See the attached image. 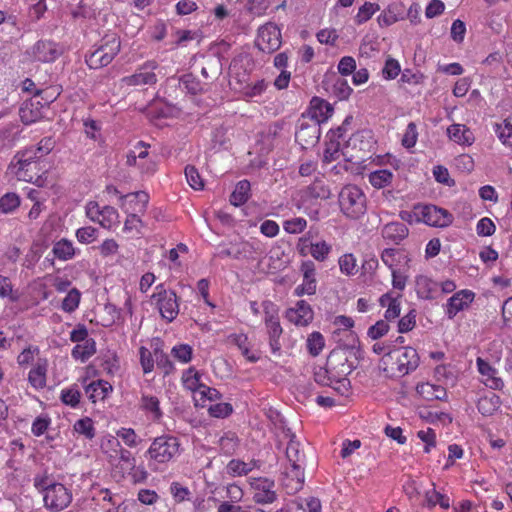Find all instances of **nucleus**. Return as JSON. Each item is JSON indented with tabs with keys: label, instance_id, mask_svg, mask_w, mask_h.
<instances>
[{
	"label": "nucleus",
	"instance_id": "f257e3e1",
	"mask_svg": "<svg viewBox=\"0 0 512 512\" xmlns=\"http://www.w3.org/2000/svg\"><path fill=\"white\" fill-rule=\"evenodd\" d=\"M353 370L348 358L342 351L333 350L327 358L325 367H318L314 372V380L322 386H332L334 383L345 387L346 378Z\"/></svg>",
	"mask_w": 512,
	"mask_h": 512
},
{
	"label": "nucleus",
	"instance_id": "f03ea898",
	"mask_svg": "<svg viewBox=\"0 0 512 512\" xmlns=\"http://www.w3.org/2000/svg\"><path fill=\"white\" fill-rule=\"evenodd\" d=\"M419 355L412 347L389 350L381 359L386 375L400 377L409 374L419 366Z\"/></svg>",
	"mask_w": 512,
	"mask_h": 512
},
{
	"label": "nucleus",
	"instance_id": "7ed1b4c3",
	"mask_svg": "<svg viewBox=\"0 0 512 512\" xmlns=\"http://www.w3.org/2000/svg\"><path fill=\"white\" fill-rule=\"evenodd\" d=\"M121 42L117 35H105L95 50L85 57V62L90 69H100L109 65L120 52Z\"/></svg>",
	"mask_w": 512,
	"mask_h": 512
},
{
	"label": "nucleus",
	"instance_id": "20e7f679",
	"mask_svg": "<svg viewBox=\"0 0 512 512\" xmlns=\"http://www.w3.org/2000/svg\"><path fill=\"white\" fill-rule=\"evenodd\" d=\"M341 211L351 219H358L365 214L366 196L356 185H346L339 193Z\"/></svg>",
	"mask_w": 512,
	"mask_h": 512
},
{
	"label": "nucleus",
	"instance_id": "39448f33",
	"mask_svg": "<svg viewBox=\"0 0 512 512\" xmlns=\"http://www.w3.org/2000/svg\"><path fill=\"white\" fill-rule=\"evenodd\" d=\"M179 442L176 437L162 435L151 443L145 456L154 463L164 464L169 462L179 451Z\"/></svg>",
	"mask_w": 512,
	"mask_h": 512
},
{
	"label": "nucleus",
	"instance_id": "423d86ee",
	"mask_svg": "<svg viewBox=\"0 0 512 512\" xmlns=\"http://www.w3.org/2000/svg\"><path fill=\"white\" fill-rule=\"evenodd\" d=\"M156 291L152 295V299L156 301L161 316L168 322H172L179 313L176 293L172 290H166L163 284L157 285Z\"/></svg>",
	"mask_w": 512,
	"mask_h": 512
},
{
	"label": "nucleus",
	"instance_id": "0eeeda50",
	"mask_svg": "<svg viewBox=\"0 0 512 512\" xmlns=\"http://www.w3.org/2000/svg\"><path fill=\"white\" fill-rule=\"evenodd\" d=\"M256 47L265 53H273L281 46L280 29L273 23L269 22L258 29Z\"/></svg>",
	"mask_w": 512,
	"mask_h": 512
},
{
	"label": "nucleus",
	"instance_id": "6e6552de",
	"mask_svg": "<svg viewBox=\"0 0 512 512\" xmlns=\"http://www.w3.org/2000/svg\"><path fill=\"white\" fill-rule=\"evenodd\" d=\"M44 505L46 508L58 512L65 509L72 501L71 492L61 483L50 486L44 494Z\"/></svg>",
	"mask_w": 512,
	"mask_h": 512
},
{
	"label": "nucleus",
	"instance_id": "1a4fd4ad",
	"mask_svg": "<svg viewBox=\"0 0 512 512\" xmlns=\"http://www.w3.org/2000/svg\"><path fill=\"white\" fill-rule=\"evenodd\" d=\"M419 215L421 222L433 227H447L453 222V215L446 209L435 205H424L420 207Z\"/></svg>",
	"mask_w": 512,
	"mask_h": 512
},
{
	"label": "nucleus",
	"instance_id": "9d476101",
	"mask_svg": "<svg viewBox=\"0 0 512 512\" xmlns=\"http://www.w3.org/2000/svg\"><path fill=\"white\" fill-rule=\"evenodd\" d=\"M362 138H363L362 133L353 134L352 137L347 141L346 146L341 151L340 141L330 137L329 142L326 143V148H325L324 154H323L324 162L330 163L332 161H335V160L339 159L340 154H342L343 156H345L346 158L351 160L354 157V155H352V154L349 155L347 149L350 146L355 147L357 142H360Z\"/></svg>",
	"mask_w": 512,
	"mask_h": 512
},
{
	"label": "nucleus",
	"instance_id": "9b49d317",
	"mask_svg": "<svg viewBox=\"0 0 512 512\" xmlns=\"http://www.w3.org/2000/svg\"><path fill=\"white\" fill-rule=\"evenodd\" d=\"M253 500L257 504H270L276 501L275 483L268 478H256L251 482Z\"/></svg>",
	"mask_w": 512,
	"mask_h": 512
},
{
	"label": "nucleus",
	"instance_id": "f8f14e48",
	"mask_svg": "<svg viewBox=\"0 0 512 512\" xmlns=\"http://www.w3.org/2000/svg\"><path fill=\"white\" fill-rule=\"evenodd\" d=\"M39 158L41 157L36 147H30L25 149L24 151L18 152L15 156V159H17L16 166H18V169L16 171L18 179L27 182H32L34 176L28 174V172L31 166L35 164L36 160Z\"/></svg>",
	"mask_w": 512,
	"mask_h": 512
},
{
	"label": "nucleus",
	"instance_id": "ddd939ff",
	"mask_svg": "<svg viewBox=\"0 0 512 512\" xmlns=\"http://www.w3.org/2000/svg\"><path fill=\"white\" fill-rule=\"evenodd\" d=\"M303 273V282L295 288L296 296L314 295L316 293L317 281L315 277V265L312 261H304L300 268Z\"/></svg>",
	"mask_w": 512,
	"mask_h": 512
},
{
	"label": "nucleus",
	"instance_id": "4468645a",
	"mask_svg": "<svg viewBox=\"0 0 512 512\" xmlns=\"http://www.w3.org/2000/svg\"><path fill=\"white\" fill-rule=\"evenodd\" d=\"M62 52V48L50 40H40L32 48L34 59L43 63L55 61Z\"/></svg>",
	"mask_w": 512,
	"mask_h": 512
},
{
	"label": "nucleus",
	"instance_id": "2eb2a0df",
	"mask_svg": "<svg viewBox=\"0 0 512 512\" xmlns=\"http://www.w3.org/2000/svg\"><path fill=\"white\" fill-rule=\"evenodd\" d=\"M120 201L121 207L124 208L126 212L131 210L132 213L144 214L149 202V195L145 191L128 193L121 195Z\"/></svg>",
	"mask_w": 512,
	"mask_h": 512
},
{
	"label": "nucleus",
	"instance_id": "dca6fc26",
	"mask_svg": "<svg viewBox=\"0 0 512 512\" xmlns=\"http://www.w3.org/2000/svg\"><path fill=\"white\" fill-rule=\"evenodd\" d=\"M320 138V127L316 123L302 122L299 129L295 133V140L302 148L306 149L309 146L315 145Z\"/></svg>",
	"mask_w": 512,
	"mask_h": 512
},
{
	"label": "nucleus",
	"instance_id": "f3484780",
	"mask_svg": "<svg viewBox=\"0 0 512 512\" xmlns=\"http://www.w3.org/2000/svg\"><path fill=\"white\" fill-rule=\"evenodd\" d=\"M157 63L149 61L145 63L137 73L132 76L126 77L124 81L128 85H152L157 81L156 74L153 72L157 68Z\"/></svg>",
	"mask_w": 512,
	"mask_h": 512
},
{
	"label": "nucleus",
	"instance_id": "a211bd4d",
	"mask_svg": "<svg viewBox=\"0 0 512 512\" xmlns=\"http://www.w3.org/2000/svg\"><path fill=\"white\" fill-rule=\"evenodd\" d=\"M474 299V293L469 290H461L448 299L446 314L453 319L456 314L469 306Z\"/></svg>",
	"mask_w": 512,
	"mask_h": 512
},
{
	"label": "nucleus",
	"instance_id": "6ab92c4d",
	"mask_svg": "<svg viewBox=\"0 0 512 512\" xmlns=\"http://www.w3.org/2000/svg\"><path fill=\"white\" fill-rule=\"evenodd\" d=\"M287 318L296 325L306 326L313 320V310L306 301L300 300L294 308L288 309Z\"/></svg>",
	"mask_w": 512,
	"mask_h": 512
},
{
	"label": "nucleus",
	"instance_id": "aec40b11",
	"mask_svg": "<svg viewBox=\"0 0 512 512\" xmlns=\"http://www.w3.org/2000/svg\"><path fill=\"white\" fill-rule=\"evenodd\" d=\"M405 5L400 1L392 2L388 7L378 16V23L380 26H390L399 20L404 19Z\"/></svg>",
	"mask_w": 512,
	"mask_h": 512
},
{
	"label": "nucleus",
	"instance_id": "412c9836",
	"mask_svg": "<svg viewBox=\"0 0 512 512\" xmlns=\"http://www.w3.org/2000/svg\"><path fill=\"white\" fill-rule=\"evenodd\" d=\"M309 115L313 123L319 125L321 122L326 121L333 113V108L330 103L319 98L313 97L310 101Z\"/></svg>",
	"mask_w": 512,
	"mask_h": 512
},
{
	"label": "nucleus",
	"instance_id": "4be33fe9",
	"mask_svg": "<svg viewBox=\"0 0 512 512\" xmlns=\"http://www.w3.org/2000/svg\"><path fill=\"white\" fill-rule=\"evenodd\" d=\"M330 189L322 179H315L313 183L301 191V198L304 201L313 199H328L330 197Z\"/></svg>",
	"mask_w": 512,
	"mask_h": 512
},
{
	"label": "nucleus",
	"instance_id": "5701e85b",
	"mask_svg": "<svg viewBox=\"0 0 512 512\" xmlns=\"http://www.w3.org/2000/svg\"><path fill=\"white\" fill-rule=\"evenodd\" d=\"M381 234L385 240L399 244L408 236L409 230L407 226L401 222H390L384 225Z\"/></svg>",
	"mask_w": 512,
	"mask_h": 512
},
{
	"label": "nucleus",
	"instance_id": "b1692460",
	"mask_svg": "<svg viewBox=\"0 0 512 512\" xmlns=\"http://www.w3.org/2000/svg\"><path fill=\"white\" fill-rule=\"evenodd\" d=\"M48 361L45 358H38L34 367L28 374L29 383L36 389H42L46 386V373Z\"/></svg>",
	"mask_w": 512,
	"mask_h": 512
},
{
	"label": "nucleus",
	"instance_id": "393cba45",
	"mask_svg": "<svg viewBox=\"0 0 512 512\" xmlns=\"http://www.w3.org/2000/svg\"><path fill=\"white\" fill-rule=\"evenodd\" d=\"M285 476L284 485L292 492L299 491L304 483L303 464H290V468L285 471Z\"/></svg>",
	"mask_w": 512,
	"mask_h": 512
},
{
	"label": "nucleus",
	"instance_id": "a878e982",
	"mask_svg": "<svg viewBox=\"0 0 512 512\" xmlns=\"http://www.w3.org/2000/svg\"><path fill=\"white\" fill-rule=\"evenodd\" d=\"M448 136L451 140L462 145H472L475 141L473 132L462 124H452L447 129Z\"/></svg>",
	"mask_w": 512,
	"mask_h": 512
},
{
	"label": "nucleus",
	"instance_id": "bb28decb",
	"mask_svg": "<svg viewBox=\"0 0 512 512\" xmlns=\"http://www.w3.org/2000/svg\"><path fill=\"white\" fill-rule=\"evenodd\" d=\"M111 391L112 385L104 380L93 381L85 387V392L93 403L104 400Z\"/></svg>",
	"mask_w": 512,
	"mask_h": 512
},
{
	"label": "nucleus",
	"instance_id": "cd10ccee",
	"mask_svg": "<svg viewBox=\"0 0 512 512\" xmlns=\"http://www.w3.org/2000/svg\"><path fill=\"white\" fill-rule=\"evenodd\" d=\"M438 283L432 281L426 276H418L415 281V289L417 295L421 299L430 300L434 299V293L437 291Z\"/></svg>",
	"mask_w": 512,
	"mask_h": 512
},
{
	"label": "nucleus",
	"instance_id": "c85d7f7f",
	"mask_svg": "<svg viewBox=\"0 0 512 512\" xmlns=\"http://www.w3.org/2000/svg\"><path fill=\"white\" fill-rule=\"evenodd\" d=\"M416 391L426 400H444L447 396L445 388L430 383L417 385Z\"/></svg>",
	"mask_w": 512,
	"mask_h": 512
},
{
	"label": "nucleus",
	"instance_id": "c756f323",
	"mask_svg": "<svg viewBox=\"0 0 512 512\" xmlns=\"http://www.w3.org/2000/svg\"><path fill=\"white\" fill-rule=\"evenodd\" d=\"M500 398L495 393H490L478 400L477 408L483 416L493 415L500 407Z\"/></svg>",
	"mask_w": 512,
	"mask_h": 512
},
{
	"label": "nucleus",
	"instance_id": "7c9ffc66",
	"mask_svg": "<svg viewBox=\"0 0 512 512\" xmlns=\"http://www.w3.org/2000/svg\"><path fill=\"white\" fill-rule=\"evenodd\" d=\"M52 253L55 258L61 261H67L74 257L75 248L70 240L62 238L54 243Z\"/></svg>",
	"mask_w": 512,
	"mask_h": 512
},
{
	"label": "nucleus",
	"instance_id": "2f4dec72",
	"mask_svg": "<svg viewBox=\"0 0 512 512\" xmlns=\"http://www.w3.org/2000/svg\"><path fill=\"white\" fill-rule=\"evenodd\" d=\"M251 185L248 180H242L237 183L230 196V203L234 206H241L247 202L250 195Z\"/></svg>",
	"mask_w": 512,
	"mask_h": 512
},
{
	"label": "nucleus",
	"instance_id": "473e14b6",
	"mask_svg": "<svg viewBox=\"0 0 512 512\" xmlns=\"http://www.w3.org/2000/svg\"><path fill=\"white\" fill-rule=\"evenodd\" d=\"M401 258H403L406 263L410 261L409 257L404 255L400 249L386 248L381 253V260L391 271L395 270L394 267L400 263Z\"/></svg>",
	"mask_w": 512,
	"mask_h": 512
},
{
	"label": "nucleus",
	"instance_id": "72a5a7b5",
	"mask_svg": "<svg viewBox=\"0 0 512 512\" xmlns=\"http://www.w3.org/2000/svg\"><path fill=\"white\" fill-rule=\"evenodd\" d=\"M494 131L502 144L512 149V117L506 118L502 124L496 123Z\"/></svg>",
	"mask_w": 512,
	"mask_h": 512
},
{
	"label": "nucleus",
	"instance_id": "f704fd0d",
	"mask_svg": "<svg viewBox=\"0 0 512 512\" xmlns=\"http://www.w3.org/2000/svg\"><path fill=\"white\" fill-rule=\"evenodd\" d=\"M239 445V439L237 435L233 432H226L220 439H219V449L220 452L226 456L233 455Z\"/></svg>",
	"mask_w": 512,
	"mask_h": 512
},
{
	"label": "nucleus",
	"instance_id": "c9c22d12",
	"mask_svg": "<svg viewBox=\"0 0 512 512\" xmlns=\"http://www.w3.org/2000/svg\"><path fill=\"white\" fill-rule=\"evenodd\" d=\"M393 173L388 169H380L369 174L370 184L377 189L384 188L391 184Z\"/></svg>",
	"mask_w": 512,
	"mask_h": 512
},
{
	"label": "nucleus",
	"instance_id": "e433bc0d",
	"mask_svg": "<svg viewBox=\"0 0 512 512\" xmlns=\"http://www.w3.org/2000/svg\"><path fill=\"white\" fill-rule=\"evenodd\" d=\"M267 328V333L269 336V345L273 353H277L281 349V344L279 339L282 335V327L280 325V321L271 322L265 324Z\"/></svg>",
	"mask_w": 512,
	"mask_h": 512
},
{
	"label": "nucleus",
	"instance_id": "4c0bfd02",
	"mask_svg": "<svg viewBox=\"0 0 512 512\" xmlns=\"http://www.w3.org/2000/svg\"><path fill=\"white\" fill-rule=\"evenodd\" d=\"M96 352L95 340L89 338L84 344H77L72 350V356L75 359L85 361L89 359Z\"/></svg>",
	"mask_w": 512,
	"mask_h": 512
},
{
	"label": "nucleus",
	"instance_id": "58836bf2",
	"mask_svg": "<svg viewBox=\"0 0 512 512\" xmlns=\"http://www.w3.org/2000/svg\"><path fill=\"white\" fill-rule=\"evenodd\" d=\"M299 442L295 441V436L293 435L287 445L286 448V458L289 464H303L305 455L300 450Z\"/></svg>",
	"mask_w": 512,
	"mask_h": 512
},
{
	"label": "nucleus",
	"instance_id": "ea45409f",
	"mask_svg": "<svg viewBox=\"0 0 512 512\" xmlns=\"http://www.w3.org/2000/svg\"><path fill=\"white\" fill-rule=\"evenodd\" d=\"M425 500L428 507H435L437 504L443 509L450 507L449 497L436 491L434 488L425 493Z\"/></svg>",
	"mask_w": 512,
	"mask_h": 512
},
{
	"label": "nucleus",
	"instance_id": "a19ab883",
	"mask_svg": "<svg viewBox=\"0 0 512 512\" xmlns=\"http://www.w3.org/2000/svg\"><path fill=\"white\" fill-rule=\"evenodd\" d=\"M101 212L102 214L99 220V224L102 227L110 229L119 223V213L114 207L104 206L102 207Z\"/></svg>",
	"mask_w": 512,
	"mask_h": 512
},
{
	"label": "nucleus",
	"instance_id": "79ce46f5",
	"mask_svg": "<svg viewBox=\"0 0 512 512\" xmlns=\"http://www.w3.org/2000/svg\"><path fill=\"white\" fill-rule=\"evenodd\" d=\"M141 408L152 413L154 419L159 420L162 417V411L159 406V400L155 396L143 394L141 397Z\"/></svg>",
	"mask_w": 512,
	"mask_h": 512
},
{
	"label": "nucleus",
	"instance_id": "37998d69",
	"mask_svg": "<svg viewBox=\"0 0 512 512\" xmlns=\"http://www.w3.org/2000/svg\"><path fill=\"white\" fill-rule=\"evenodd\" d=\"M20 205V197L13 192L6 193L0 198V211L8 214L13 212Z\"/></svg>",
	"mask_w": 512,
	"mask_h": 512
},
{
	"label": "nucleus",
	"instance_id": "c03bdc74",
	"mask_svg": "<svg viewBox=\"0 0 512 512\" xmlns=\"http://www.w3.org/2000/svg\"><path fill=\"white\" fill-rule=\"evenodd\" d=\"M80 297L81 294L78 289H71L63 299L61 308L67 313L74 312L79 306Z\"/></svg>",
	"mask_w": 512,
	"mask_h": 512
},
{
	"label": "nucleus",
	"instance_id": "a18cd8bd",
	"mask_svg": "<svg viewBox=\"0 0 512 512\" xmlns=\"http://www.w3.org/2000/svg\"><path fill=\"white\" fill-rule=\"evenodd\" d=\"M74 430L78 434L84 435L87 439H92L95 436L93 421L89 417L77 420L74 424Z\"/></svg>",
	"mask_w": 512,
	"mask_h": 512
},
{
	"label": "nucleus",
	"instance_id": "49530a36",
	"mask_svg": "<svg viewBox=\"0 0 512 512\" xmlns=\"http://www.w3.org/2000/svg\"><path fill=\"white\" fill-rule=\"evenodd\" d=\"M153 354L158 368H160L165 375L170 374L174 370V365L169 359V356L160 348H155Z\"/></svg>",
	"mask_w": 512,
	"mask_h": 512
},
{
	"label": "nucleus",
	"instance_id": "de8ad7c7",
	"mask_svg": "<svg viewBox=\"0 0 512 512\" xmlns=\"http://www.w3.org/2000/svg\"><path fill=\"white\" fill-rule=\"evenodd\" d=\"M400 72L401 67L399 62L391 56H388L382 69L383 78L386 80L395 79L400 74Z\"/></svg>",
	"mask_w": 512,
	"mask_h": 512
},
{
	"label": "nucleus",
	"instance_id": "09e8293b",
	"mask_svg": "<svg viewBox=\"0 0 512 512\" xmlns=\"http://www.w3.org/2000/svg\"><path fill=\"white\" fill-rule=\"evenodd\" d=\"M324 347V337L319 332H313L307 339V348L312 356H318Z\"/></svg>",
	"mask_w": 512,
	"mask_h": 512
},
{
	"label": "nucleus",
	"instance_id": "8fccbe9b",
	"mask_svg": "<svg viewBox=\"0 0 512 512\" xmlns=\"http://www.w3.org/2000/svg\"><path fill=\"white\" fill-rule=\"evenodd\" d=\"M379 10V5L376 3L365 2L358 10L355 20L358 24H363L368 21L373 14Z\"/></svg>",
	"mask_w": 512,
	"mask_h": 512
},
{
	"label": "nucleus",
	"instance_id": "3c124183",
	"mask_svg": "<svg viewBox=\"0 0 512 512\" xmlns=\"http://www.w3.org/2000/svg\"><path fill=\"white\" fill-rule=\"evenodd\" d=\"M80 398H81V393L77 387H70L67 389H63L61 391V396H60L61 401L64 404L69 405L73 408H75L79 404Z\"/></svg>",
	"mask_w": 512,
	"mask_h": 512
},
{
	"label": "nucleus",
	"instance_id": "603ef678",
	"mask_svg": "<svg viewBox=\"0 0 512 512\" xmlns=\"http://www.w3.org/2000/svg\"><path fill=\"white\" fill-rule=\"evenodd\" d=\"M185 176L188 184L195 190H201L204 187L203 179L201 178L198 170L192 166L187 165L185 167Z\"/></svg>",
	"mask_w": 512,
	"mask_h": 512
},
{
	"label": "nucleus",
	"instance_id": "864d4df0",
	"mask_svg": "<svg viewBox=\"0 0 512 512\" xmlns=\"http://www.w3.org/2000/svg\"><path fill=\"white\" fill-rule=\"evenodd\" d=\"M352 88L348 85L345 79L338 78L332 87V93L339 100H346L352 93Z\"/></svg>",
	"mask_w": 512,
	"mask_h": 512
},
{
	"label": "nucleus",
	"instance_id": "5fc2aeb1",
	"mask_svg": "<svg viewBox=\"0 0 512 512\" xmlns=\"http://www.w3.org/2000/svg\"><path fill=\"white\" fill-rule=\"evenodd\" d=\"M331 251V246L325 241L311 243L310 253L314 259L324 261Z\"/></svg>",
	"mask_w": 512,
	"mask_h": 512
},
{
	"label": "nucleus",
	"instance_id": "6e6d98bb",
	"mask_svg": "<svg viewBox=\"0 0 512 512\" xmlns=\"http://www.w3.org/2000/svg\"><path fill=\"white\" fill-rule=\"evenodd\" d=\"M192 347L188 344L176 345L172 348L171 354L182 363H188L192 359Z\"/></svg>",
	"mask_w": 512,
	"mask_h": 512
},
{
	"label": "nucleus",
	"instance_id": "4d7b16f0",
	"mask_svg": "<svg viewBox=\"0 0 512 512\" xmlns=\"http://www.w3.org/2000/svg\"><path fill=\"white\" fill-rule=\"evenodd\" d=\"M339 266L342 273L354 275L357 272L356 259L352 254H345L339 259Z\"/></svg>",
	"mask_w": 512,
	"mask_h": 512
},
{
	"label": "nucleus",
	"instance_id": "13d9d810",
	"mask_svg": "<svg viewBox=\"0 0 512 512\" xmlns=\"http://www.w3.org/2000/svg\"><path fill=\"white\" fill-rule=\"evenodd\" d=\"M140 363L145 374L150 373L154 368L155 357L146 347L139 348Z\"/></svg>",
	"mask_w": 512,
	"mask_h": 512
},
{
	"label": "nucleus",
	"instance_id": "bf43d9fd",
	"mask_svg": "<svg viewBox=\"0 0 512 512\" xmlns=\"http://www.w3.org/2000/svg\"><path fill=\"white\" fill-rule=\"evenodd\" d=\"M116 434L129 447H135L141 442L132 428H121Z\"/></svg>",
	"mask_w": 512,
	"mask_h": 512
},
{
	"label": "nucleus",
	"instance_id": "052dcab7",
	"mask_svg": "<svg viewBox=\"0 0 512 512\" xmlns=\"http://www.w3.org/2000/svg\"><path fill=\"white\" fill-rule=\"evenodd\" d=\"M144 226L142 220L137 213H128L126 221L124 223V231L126 232H136L139 234L141 232V228Z\"/></svg>",
	"mask_w": 512,
	"mask_h": 512
},
{
	"label": "nucleus",
	"instance_id": "680f3d73",
	"mask_svg": "<svg viewBox=\"0 0 512 512\" xmlns=\"http://www.w3.org/2000/svg\"><path fill=\"white\" fill-rule=\"evenodd\" d=\"M418 133H417V127L414 122H410L407 125L406 131L402 138V145L405 148H412L415 146L417 141Z\"/></svg>",
	"mask_w": 512,
	"mask_h": 512
},
{
	"label": "nucleus",
	"instance_id": "e2e57ef3",
	"mask_svg": "<svg viewBox=\"0 0 512 512\" xmlns=\"http://www.w3.org/2000/svg\"><path fill=\"white\" fill-rule=\"evenodd\" d=\"M97 232L98 230L94 227H82L76 231V237L79 242L88 244L97 238Z\"/></svg>",
	"mask_w": 512,
	"mask_h": 512
},
{
	"label": "nucleus",
	"instance_id": "0e129e2a",
	"mask_svg": "<svg viewBox=\"0 0 512 512\" xmlns=\"http://www.w3.org/2000/svg\"><path fill=\"white\" fill-rule=\"evenodd\" d=\"M307 225L304 218L298 217L284 222V230L290 234L301 233Z\"/></svg>",
	"mask_w": 512,
	"mask_h": 512
},
{
	"label": "nucleus",
	"instance_id": "69168bd1",
	"mask_svg": "<svg viewBox=\"0 0 512 512\" xmlns=\"http://www.w3.org/2000/svg\"><path fill=\"white\" fill-rule=\"evenodd\" d=\"M416 325V312L411 310L408 314L403 316L398 322V331L406 333L411 331Z\"/></svg>",
	"mask_w": 512,
	"mask_h": 512
},
{
	"label": "nucleus",
	"instance_id": "338daca9",
	"mask_svg": "<svg viewBox=\"0 0 512 512\" xmlns=\"http://www.w3.org/2000/svg\"><path fill=\"white\" fill-rule=\"evenodd\" d=\"M233 412V407L230 403H217L209 407V414L212 417L224 418Z\"/></svg>",
	"mask_w": 512,
	"mask_h": 512
},
{
	"label": "nucleus",
	"instance_id": "774afa93",
	"mask_svg": "<svg viewBox=\"0 0 512 512\" xmlns=\"http://www.w3.org/2000/svg\"><path fill=\"white\" fill-rule=\"evenodd\" d=\"M495 230V224L488 217L480 219L476 226V231L479 236H491L495 233Z\"/></svg>",
	"mask_w": 512,
	"mask_h": 512
}]
</instances>
